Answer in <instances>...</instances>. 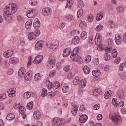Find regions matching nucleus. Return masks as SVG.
<instances>
[{"mask_svg": "<svg viewBox=\"0 0 126 126\" xmlns=\"http://www.w3.org/2000/svg\"><path fill=\"white\" fill-rule=\"evenodd\" d=\"M16 4L14 3L9 4L6 6V8L4 10L5 14L8 15H12L15 13L17 10Z\"/></svg>", "mask_w": 126, "mask_h": 126, "instance_id": "f257e3e1", "label": "nucleus"}, {"mask_svg": "<svg viewBox=\"0 0 126 126\" xmlns=\"http://www.w3.org/2000/svg\"><path fill=\"white\" fill-rule=\"evenodd\" d=\"M109 118L113 122L114 125L115 126L119 124L122 120L120 117L118 115L113 116L111 118L110 117Z\"/></svg>", "mask_w": 126, "mask_h": 126, "instance_id": "f03ea898", "label": "nucleus"}, {"mask_svg": "<svg viewBox=\"0 0 126 126\" xmlns=\"http://www.w3.org/2000/svg\"><path fill=\"white\" fill-rule=\"evenodd\" d=\"M40 34L39 30H35L34 32H31L29 33L28 35V37L29 40H31L35 38L38 37Z\"/></svg>", "mask_w": 126, "mask_h": 126, "instance_id": "7ed1b4c3", "label": "nucleus"}, {"mask_svg": "<svg viewBox=\"0 0 126 126\" xmlns=\"http://www.w3.org/2000/svg\"><path fill=\"white\" fill-rule=\"evenodd\" d=\"M38 12V10L35 9H31L26 12V15L30 18L34 17L36 15Z\"/></svg>", "mask_w": 126, "mask_h": 126, "instance_id": "20e7f679", "label": "nucleus"}, {"mask_svg": "<svg viewBox=\"0 0 126 126\" xmlns=\"http://www.w3.org/2000/svg\"><path fill=\"white\" fill-rule=\"evenodd\" d=\"M65 122L64 120H60L59 118L55 117L52 120V124L54 126H58L64 124Z\"/></svg>", "mask_w": 126, "mask_h": 126, "instance_id": "39448f33", "label": "nucleus"}, {"mask_svg": "<svg viewBox=\"0 0 126 126\" xmlns=\"http://www.w3.org/2000/svg\"><path fill=\"white\" fill-rule=\"evenodd\" d=\"M51 13V9L50 8L48 7H45L43 8L42 11V14L45 16L50 15Z\"/></svg>", "mask_w": 126, "mask_h": 126, "instance_id": "423d86ee", "label": "nucleus"}, {"mask_svg": "<svg viewBox=\"0 0 126 126\" xmlns=\"http://www.w3.org/2000/svg\"><path fill=\"white\" fill-rule=\"evenodd\" d=\"M55 64V60L54 59L49 58L47 65V67L49 69H51L54 66Z\"/></svg>", "mask_w": 126, "mask_h": 126, "instance_id": "0eeeda50", "label": "nucleus"}, {"mask_svg": "<svg viewBox=\"0 0 126 126\" xmlns=\"http://www.w3.org/2000/svg\"><path fill=\"white\" fill-rule=\"evenodd\" d=\"M43 41L42 40L38 41L35 45V49L37 50L41 49L43 46Z\"/></svg>", "mask_w": 126, "mask_h": 126, "instance_id": "6e6552de", "label": "nucleus"}, {"mask_svg": "<svg viewBox=\"0 0 126 126\" xmlns=\"http://www.w3.org/2000/svg\"><path fill=\"white\" fill-rule=\"evenodd\" d=\"M101 36L98 33L96 34L95 38V43L97 45H100L101 41Z\"/></svg>", "mask_w": 126, "mask_h": 126, "instance_id": "1a4fd4ad", "label": "nucleus"}, {"mask_svg": "<svg viewBox=\"0 0 126 126\" xmlns=\"http://www.w3.org/2000/svg\"><path fill=\"white\" fill-rule=\"evenodd\" d=\"M13 51L11 50H7L3 53L4 56L6 58H9L13 55Z\"/></svg>", "mask_w": 126, "mask_h": 126, "instance_id": "9d476101", "label": "nucleus"}, {"mask_svg": "<svg viewBox=\"0 0 126 126\" xmlns=\"http://www.w3.org/2000/svg\"><path fill=\"white\" fill-rule=\"evenodd\" d=\"M16 91V89L15 88H11L8 90L7 92L9 94V96L10 97H14Z\"/></svg>", "mask_w": 126, "mask_h": 126, "instance_id": "9b49d317", "label": "nucleus"}, {"mask_svg": "<svg viewBox=\"0 0 126 126\" xmlns=\"http://www.w3.org/2000/svg\"><path fill=\"white\" fill-rule=\"evenodd\" d=\"M72 52V50L70 48H66L63 51V56L64 57H66L69 56Z\"/></svg>", "mask_w": 126, "mask_h": 126, "instance_id": "f8f14e48", "label": "nucleus"}, {"mask_svg": "<svg viewBox=\"0 0 126 126\" xmlns=\"http://www.w3.org/2000/svg\"><path fill=\"white\" fill-rule=\"evenodd\" d=\"M32 74V71L30 70L25 75V79L27 81H29L31 79Z\"/></svg>", "mask_w": 126, "mask_h": 126, "instance_id": "ddd939ff", "label": "nucleus"}, {"mask_svg": "<svg viewBox=\"0 0 126 126\" xmlns=\"http://www.w3.org/2000/svg\"><path fill=\"white\" fill-rule=\"evenodd\" d=\"M115 40L116 43L118 45L121 44L122 42V39L121 36L119 34L116 35Z\"/></svg>", "mask_w": 126, "mask_h": 126, "instance_id": "4468645a", "label": "nucleus"}, {"mask_svg": "<svg viewBox=\"0 0 126 126\" xmlns=\"http://www.w3.org/2000/svg\"><path fill=\"white\" fill-rule=\"evenodd\" d=\"M48 47L50 49V50L51 51H54L55 49H56L57 47V44H53L52 43L47 44Z\"/></svg>", "mask_w": 126, "mask_h": 126, "instance_id": "2eb2a0df", "label": "nucleus"}, {"mask_svg": "<svg viewBox=\"0 0 126 126\" xmlns=\"http://www.w3.org/2000/svg\"><path fill=\"white\" fill-rule=\"evenodd\" d=\"M43 58V56L41 55H39L33 61L34 63L38 64L40 63Z\"/></svg>", "mask_w": 126, "mask_h": 126, "instance_id": "dca6fc26", "label": "nucleus"}, {"mask_svg": "<svg viewBox=\"0 0 126 126\" xmlns=\"http://www.w3.org/2000/svg\"><path fill=\"white\" fill-rule=\"evenodd\" d=\"M33 25L35 30H39L38 28L40 26V23L38 19L36 18L35 19L33 23Z\"/></svg>", "mask_w": 126, "mask_h": 126, "instance_id": "f3484780", "label": "nucleus"}, {"mask_svg": "<svg viewBox=\"0 0 126 126\" xmlns=\"http://www.w3.org/2000/svg\"><path fill=\"white\" fill-rule=\"evenodd\" d=\"M78 109V107L77 105H74L72 106L71 111L72 114L74 116H75L76 115Z\"/></svg>", "mask_w": 126, "mask_h": 126, "instance_id": "a211bd4d", "label": "nucleus"}, {"mask_svg": "<svg viewBox=\"0 0 126 126\" xmlns=\"http://www.w3.org/2000/svg\"><path fill=\"white\" fill-rule=\"evenodd\" d=\"M88 119L87 116L85 115H83L80 117L79 120L80 122L83 123L86 122Z\"/></svg>", "mask_w": 126, "mask_h": 126, "instance_id": "6ab92c4d", "label": "nucleus"}, {"mask_svg": "<svg viewBox=\"0 0 126 126\" xmlns=\"http://www.w3.org/2000/svg\"><path fill=\"white\" fill-rule=\"evenodd\" d=\"M26 72L25 69L24 68H21L19 70L18 75L19 76L21 77L23 76Z\"/></svg>", "mask_w": 126, "mask_h": 126, "instance_id": "aec40b11", "label": "nucleus"}, {"mask_svg": "<svg viewBox=\"0 0 126 126\" xmlns=\"http://www.w3.org/2000/svg\"><path fill=\"white\" fill-rule=\"evenodd\" d=\"M87 83L86 80L84 79L81 80L79 83V86L80 87L82 88L85 87L86 86Z\"/></svg>", "mask_w": 126, "mask_h": 126, "instance_id": "412c9836", "label": "nucleus"}, {"mask_svg": "<svg viewBox=\"0 0 126 126\" xmlns=\"http://www.w3.org/2000/svg\"><path fill=\"white\" fill-rule=\"evenodd\" d=\"M79 38L77 36L74 37L72 39V43L74 44H77L79 43Z\"/></svg>", "mask_w": 126, "mask_h": 126, "instance_id": "4be33fe9", "label": "nucleus"}, {"mask_svg": "<svg viewBox=\"0 0 126 126\" xmlns=\"http://www.w3.org/2000/svg\"><path fill=\"white\" fill-rule=\"evenodd\" d=\"M67 2L65 6L66 8L70 9L73 2V0H67Z\"/></svg>", "mask_w": 126, "mask_h": 126, "instance_id": "5701e85b", "label": "nucleus"}, {"mask_svg": "<svg viewBox=\"0 0 126 126\" xmlns=\"http://www.w3.org/2000/svg\"><path fill=\"white\" fill-rule=\"evenodd\" d=\"M41 114L40 112L38 111H35L33 114V117L36 119H39L41 116Z\"/></svg>", "mask_w": 126, "mask_h": 126, "instance_id": "b1692460", "label": "nucleus"}, {"mask_svg": "<svg viewBox=\"0 0 126 126\" xmlns=\"http://www.w3.org/2000/svg\"><path fill=\"white\" fill-rule=\"evenodd\" d=\"M92 75L95 77H98L101 74L100 71L98 70H94L92 71Z\"/></svg>", "mask_w": 126, "mask_h": 126, "instance_id": "393cba45", "label": "nucleus"}, {"mask_svg": "<svg viewBox=\"0 0 126 126\" xmlns=\"http://www.w3.org/2000/svg\"><path fill=\"white\" fill-rule=\"evenodd\" d=\"M32 20L30 19L27 21L25 24V26L26 28L28 29L30 28L32 25Z\"/></svg>", "mask_w": 126, "mask_h": 126, "instance_id": "a878e982", "label": "nucleus"}, {"mask_svg": "<svg viewBox=\"0 0 126 126\" xmlns=\"http://www.w3.org/2000/svg\"><path fill=\"white\" fill-rule=\"evenodd\" d=\"M79 55L78 54H72L70 56V57L71 59L74 61H76L78 58L79 57Z\"/></svg>", "mask_w": 126, "mask_h": 126, "instance_id": "bb28decb", "label": "nucleus"}, {"mask_svg": "<svg viewBox=\"0 0 126 126\" xmlns=\"http://www.w3.org/2000/svg\"><path fill=\"white\" fill-rule=\"evenodd\" d=\"M55 93L53 92H50L47 94L46 96L48 98H51L55 96Z\"/></svg>", "mask_w": 126, "mask_h": 126, "instance_id": "cd10ccee", "label": "nucleus"}, {"mask_svg": "<svg viewBox=\"0 0 126 126\" xmlns=\"http://www.w3.org/2000/svg\"><path fill=\"white\" fill-rule=\"evenodd\" d=\"M117 97L119 98H122L124 96V92L122 89L118 90L117 93Z\"/></svg>", "mask_w": 126, "mask_h": 126, "instance_id": "c85d7f7f", "label": "nucleus"}, {"mask_svg": "<svg viewBox=\"0 0 126 126\" xmlns=\"http://www.w3.org/2000/svg\"><path fill=\"white\" fill-rule=\"evenodd\" d=\"M15 115L13 113L9 114L6 117V119L8 120H11L14 119L15 118Z\"/></svg>", "mask_w": 126, "mask_h": 126, "instance_id": "c756f323", "label": "nucleus"}, {"mask_svg": "<svg viewBox=\"0 0 126 126\" xmlns=\"http://www.w3.org/2000/svg\"><path fill=\"white\" fill-rule=\"evenodd\" d=\"M112 95L111 92L109 91L105 93L104 94V98L106 99H107L110 97Z\"/></svg>", "mask_w": 126, "mask_h": 126, "instance_id": "7c9ffc66", "label": "nucleus"}, {"mask_svg": "<svg viewBox=\"0 0 126 126\" xmlns=\"http://www.w3.org/2000/svg\"><path fill=\"white\" fill-rule=\"evenodd\" d=\"M69 87L67 85H65L62 88V91L63 93H67L69 91Z\"/></svg>", "mask_w": 126, "mask_h": 126, "instance_id": "2f4dec72", "label": "nucleus"}, {"mask_svg": "<svg viewBox=\"0 0 126 126\" xmlns=\"http://www.w3.org/2000/svg\"><path fill=\"white\" fill-rule=\"evenodd\" d=\"M87 33L85 31H83L81 33L80 37L83 40L87 38Z\"/></svg>", "mask_w": 126, "mask_h": 126, "instance_id": "473e14b6", "label": "nucleus"}, {"mask_svg": "<svg viewBox=\"0 0 126 126\" xmlns=\"http://www.w3.org/2000/svg\"><path fill=\"white\" fill-rule=\"evenodd\" d=\"M7 14L4 15L3 17L4 19L6 21L9 22L11 21V16H9Z\"/></svg>", "mask_w": 126, "mask_h": 126, "instance_id": "72a5a7b5", "label": "nucleus"}, {"mask_svg": "<svg viewBox=\"0 0 126 126\" xmlns=\"http://www.w3.org/2000/svg\"><path fill=\"white\" fill-rule=\"evenodd\" d=\"M47 91L45 88H43L41 90V96L42 97H44L46 95V96L47 93Z\"/></svg>", "mask_w": 126, "mask_h": 126, "instance_id": "f704fd0d", "label": "nucleus"}, {"mask_svg": "<svg viewBox=\"0 0 126 126\" xmlns=\"http://www.w3.org/2000/svg\"><path fill=\"white\" fill-rule=\"evenodd\" d=\"M65 17L66 19L70 21H72L74 20V17L72 15H67Z\"/></svg>", "mask_w": 126, "mask_h": 126, "instance_id": "c9c22d12", "label": "nucleus"}, {"mask_svg": "<svg viewBox=\"0 0 126 126\" xmlns=\"http://www.w3.org/2000/svg\"><path fill=\"white\" fill-rule=\"evenodd\" d=\"M29 3L32 6L36 5L37 3V0H29Z\"/></svg>", "mask_w": 126, "mask_h": 126, "instance_id": "e433bc0d", "label": "nucleus"}, {"mask_svg": "<svg viewBox=\"0 0 126 126\" xmlns=\"http://www.w3.org/2000/svg\"><path fill=\"white\" fill-rule=\"evenodd\" d=\"M24 97L25 98H29L31 95V93L29 92H25L24 94Z\"/></svg>", "mask_w": 126, "mask_h": 126, "instance_id": "4c0bfd02", "label": "nucleus"}, {"mask_svg": "<svg viewBox=\"0 0 126 126\" xmlns=\"http://www.w3.org/2000/svg\"><path fill=\"white\" fill-rule=\"evenodd\" d=\"M100 92V90L99 89H94L93 94L94 96H98Z\"/></svg>", "mask_w": 126, "mask_h": 126, "instance_id": "58836bf2", "label": "nucleus"}, {"mask_svg": "<svg viewBox=\"0 0 126 126\" xmlns=\"http://www.w3.org/2000/svg\"><path fill=\"white\" fill-rule=\"evenodd\" d=\"M33 106V102L31 101L27 103V108L29 109H32Z\"/></svg>", "mask_w": 126, "mask_h": 126, "instance_id": "ea45409f", "label": "nucleus"}, {"mask_svg": "<svg viewBox=\"0 0 126 126\" xmlns=\"http://www.w3.org/2000/svg\"><path fill=\"white\" fill-rule=\"evenodd\" d=\"M83 10L82 9H79L77 12V16L78 17H81L83 15Z\"/></svg>", "mask_w": 126, "mask_h": 126, "instance_id": "a19ab883", "label": "nucleus"}, {"mask_svg": "<svg viewBox=\"0 0 126 126\" xmlns=\"http://www.w3.org/2000/svg\"><path fill=\"white\" fill-rule=\"evenodd\" d=\"M77 5L79 7L82 8L84 7V4L81 0L78 1Z\"/></svg>", "mask_w": 126, "mask_h": 126, "instance_id": "79ce46f5", "label": "nucleus"}, {"mask_svg": "<svg viewBox=\"0 0 126 126\" xmlns=\"http://www.w3.org/2000/svg\"><path fill=\"white\" fill-rule=\"evenodd\" d=\"M79 78L78 77H75L73 81V84L74 85H77L79 83Z\"/></svg>", "mask_w": 126, "mask_h": 126, "instance_id": "37998d69", "label": "nucleus"}, {"mask_svg": "<svg viewBox=\"0 0 126 126\" xmlns=\"http://www.w3.org/2000/svg\"><path fill=\"white\" fill-rule=\"evenodd\" d=\"M107 25L109 28H112L114 27L115 24L112 21H109L108 22Z\"/></svg>", "mask_w": 126, "mask_h": 126, "instance_id": "c03bdc74", "label": "nucleus"}, {"mask_svg": "<svg viewBox=\"0 0 126 126\" xmlns=\"http://www.w3.org/2000/svg\"><path fill=\"white\" fill-rule=\"evenodd\" d=\"M117 55V52L116 49H114L112 52V57L114 58H116Z\"/></svg>", "mask_w": 126, "mask_h": 126, "instance_id": "a18cd8bd", "label": "nucleus"}, {"mask_svg": "<svg viewBox=\"0 0 126 126\" xmlns=\"http://www.w3.org/2000/svg\"><path fill=\"white\" fill-rule=\"evenodd\" d=\"M123 9V7L122 6H117L116 8L117 11L118 12L120 13L122 12Z\"/></svg>", "mask_w": 126, "mask_h": 126, "instance_id": "49530a36", "label": "nucleus"}, {"mask_svg": "<svg viewBox=\"0 0 126 126\" xmlns=\"http://www.w3.org/2000/svg\"><path fill=\"white\" fill-rule=\"evenodd\" d=\"M103 17V15L102 13H100L97 14L96 18L98 21H99Z\"/></svg>", "mask_w": 126, "mask_h": 126, "instance_id": "de8ad7c7", "label": "nucleus"}, {"mask_svg": "<svg viewBox=\"0 0 126 126\" xmlns=\"http://www.w3.org/2000/svg\"><path fill=\"white\" fill-rule=\"evenodd\" d=\"M19 111L20 113L21 114H23L25 113V108L23 106H20L19 109Z\"/></svg>", "mask_w": 126, "mask_h": 126, "instance_id": "09e8293b", "label": "nucleus"}, {"mask_svg": "<svg viewBox=\"0 0 126 126\" xmlns=\"http://www.w3.org/2000/svg\"><path fill=\"white\" fill-rule=\"evenodd\" d=\"M83 70L84 73L86 74H88L90 72L89 68L87 66H85L83 68Z\"/></svg>", "mask_w": 126, "mask_h": 126, "instance_id": "8fccbe9b", "label": "nucleus"}, {"mask_svg": "<svg viewBox=\"0 0 126 126\" xmlns=\"http://www.w3.org/2000/svg\"><path fill=\"white\" fill-rule=\"evenodd\" d=\"M41 77L39 73H37L35 74L34 76V79L35 81H37L41 79Z\"/></svg>", "mask_w": 126, "mask_h": 126, "instance_id": "3c124183", "label": "nucleus"}, {"mask_svg": "<svg viewBox=\"0 0 126 126\" xmlns=\"http://www.w3.org/2000/svg\"><path fill=\"white\" fill-rule=\"evenodd\" d=\"M99 63V61L98 58H95L93 59V63L94 65H96L98 64Z\"/></svg>", "mask_w": 126, "mask_h": 126, "instance_id": "603ef678", "label": "nucleus"}, {"mask_svg": "<svg viewBox=\"0 0 126 126\" xmlns=\"http://www.w3.org/2000/svg\"><path fill=\"white\" fill-rule=\"evenodd\" d=\"M103 28V25L101 24H99L96 27L95 30L96 31H99L102 30Z\"/></svg>", "mask_w": 126, "mask_h": 126, "instance_id": "864d4df0", "label": "nucleus"}, {"mask_svg": "<svg viewBox=\"0 0 126 126\" xmlns=\"http://www.w3.org/2000/svg\"><path fill=\"white\" fill-rule=\"evenodd\" d=\"M93 16L91 14H89L88 17V21L89 22H91L93 20Z\"/></svg>", "mask_w": 126, "mask_h": 126, "instance_id": "5fc2aeb1", "label": "nucleus"}, {"mask_svg": "<svg viewBox=\"0 0 126 126\" xmlns=\"http://www.w3.org/2000/svg\"><path fill=\"white\" fill-rule=\"evenodd\" d=\"M18 61L17 58L16 57H12L9 59V61L12 63H16Z\"/></svg>", "mask_w": 126, "mask_h": 126, "instance_id": "6e6d98bb", "label": "nucleus"}, {"mask_svg": "<svg viewBox=\"0 0 126 126\" xmlns=\"http://www.w3.org/2000/svg\"><path fill=\"white\" fill-rule=\"evenodd\" d=\"M53 87L55 89H57L60 86V83L59 82H55L52 85Z\"/></svg>", "mask_w": 126, "mask_h": 126, "instance_id": "4d7b16f0", "label": "nucleus"}, {"mask_svg": "<svg viewBox=\"0 0 126 126\" xmlns=\"http://www.w3.org/2000/svg\"><path fill=\"white\" fill-rule=\"evenodd\" d=\"M112 103L115 107H117V106L118 104L117 100L115 98H113L112 100Z\"/></svg>", "mask_w": 126, "mask_h": 126, "instance_id": "13d9d810", "label": "nucleus"}, {"mask_svg": "<svg viewBox=\"0 0 126 126\" xmlns=\"http://www.w3.org/2000/svg\"><path fill=\"white\" fill-rule=\"evenodd\" d=\"M80 22L79 25V26L80 27L83 28L86 26V23L85 22L82 20H80Z\"/></svg>", "mask_w": 126, "mask_h": 126, "instance_id": "bf43d9fd", "label": "nucleus"}, {"mask_svg": "<svg viewBox=\"0 0 126 126\" xmlns=\"http://www.w3.org/2000/svg\"><path fill=\"white\" fill-rule=\"evenodd\" d=\"M83 61L82 59L79 56V57L78 59V60H77L76 61H75V62H77L78 64H80L82 63Z\"/></svg>", "mask_w": 126, "mask_h": 126, "instance_id": "052dcab7", "label": "nucleus"}, {"mask_svg": "<svg viewBox=\"0 0 126 126\" xmlns=\"http://www.w3.org/2000/svg\"><path fill=\"white\" fill-rule=\"evenodd\" d=\"M5 67H9L10 66V63L7 61L5 60L3 63Z\"/></svg>", "mask_w": 126, "mask_h": 126, "instance_id": "680f3d73", "label": "nucleus"}, {"mask_svg": "<svg viewBox=\"0 0 126 126\" xmlns=\"http://www.w3.org/2000/svg\"><path fill=\"white\" fill-rule=\"evenodd\" d=\"M91 60V57L90 55L87 56L85 59V62L86 63H89Z\"/></svg>", "mask_w": 126, "mask_h": 126, "instance_id": "e2e57ef3", "label": "nucleus"}, {"mask_svg": "<svg viewBox=\"0 0 126 126\" xmlns=\"http://www.w3.org/2000/svg\"><path fill=\"white\" fill-rule=\"evenodd\" d=\"M17 19L19 21H23L24 18L22 16L19 15L18 16Z\"/></svg>", "mask_w": 126, "mask_h": 126, "instance_id": "0e129e2a", "label": "nucleus"}, {"mask_svg": "<svg viewBox=\"0 0 126 126\" xmlns=\"http://www.w3.org/2000/svg\"><path fill=\"white\" fill-rule=\"evenodd\" d=\"M79 48L78 47H76L72 51V54H77V53L79 50Z\"/></svg>", "mask_w": 126, "mask_h": 126, "instance_id": "69168bd1", "label": "nucleus"}, {"mask_svg": "<svg viewBox=\"0 0 126 126\" xmlns=\"http://www.w3.org/2000/svg\"><path fill=\"white\" fill-rule=\"evenodd\" d=\"M6 97V94L4 93L0 95V101L5 99Z\"/></svg>", "mask_w": 126, "mask_h": 126, "instance_id": "338daca9", "label": "nucleus"}, {"mask_svg": "<svg viewBox=\"0 0 126 126\" xmlns=\"http://www.w3.org/2000/svg\"><path fill=\"white\" fill-rule=\"evenodd\" d=\"M104 60L106 61L109 60L110 58V56L107 53L106 54L104 55Z\"/></svg>", "mask_w": 126, "mask_h": 126, "instance_id": "774afa93", "label": "nucleus"}]
</instances>
